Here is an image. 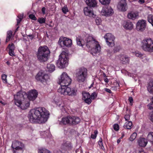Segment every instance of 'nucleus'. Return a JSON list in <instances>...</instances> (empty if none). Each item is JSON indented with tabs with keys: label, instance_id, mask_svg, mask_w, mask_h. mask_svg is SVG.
<instances>
[{
	"label": "nucleus",
	"instance_id": "0e129e2a",
	"mask_svg": "<svg viewBox=\"0 0 153 153\" xmlns=\"http://www.w3.org/2000/svg\"><path fill=\"white\" fill-rule=\"evenodd\" d=\"M104 81L106 83H108V82L109 81H108V78H105V79H104Z\"/></svg>",
	"mask_w": 153,
	"mask_h": 153
},
{
	"label": "nucleus",
	"instance_id": "20e7f679",
	"mask_svg": "<svg viewBox=\"0 0 153 153\" xmlns=\"http://www.w3.org/2000/svg\"><path fill=\"white\" fill-rule=\"evenodd\" d=\"M50 51L46 45L40 46L36 53L37 59L41 62L46 61L50 55Z\"/></svg>",
	"mask_w": 153,
	"mask_h": 153
},
{
	"label": "nucleus",
	"instance_id": "412c9836",
	"mask_svg": "<svg viewBox=\"0 0 153 153\" xmlns=\"http://www.w3.org/2000/svg\"><path fill=\"white\" fill-rule=\"evenodd\" d=\"M138 145L141 147H145L148 143L147 140L144 137H140L137 140Z\"/></svg>",
	"mask_w": 153,
	"mask_h": 153
},
{
	"label": "nucleus",
	"instance_id": "3c124183",
	"mask_svg": "<svg viewBox=\"0 0 153 153\" xmlns=\"http://www.w3.org/2000/svg\"><path fill=\"white\" fill-rule=\"evenodd\" d=\"M46 70L50 73H51L55 70L54 68H47Z\"/></svg>",
	"mask_w": 153,
	"mask_h": 153
},
{
	"label": "nucleus",
	"instance_id": "774afa93",
	"mask_svg": "<svg viewBox=\"0 0 153 153\" xmlns=\"http://www.w3.org/2000/svg\"><path fill=\"white\" fill-rule=\"evenodd\" d=\"M121 138H119L117 140V143H119L120 142V140H121Z\"/></svg>",
	"mask_w": 153,
	"mask_h": 153
},
{
	"label": "nucleus",
	"instance_id": "423d86ee",
	"mask_svg": "<svg viewBox=\"0 0 153 153\" xmlns=\"http://www.w3.org/2000/svg\"><path fill=\"white\" fill-rule=\"evenodd\" d=\"M76 79L79 82H84L87 78V70L85 68H81L76 72Z\"/></svg>",
	"mask_w": 153,
	"mask_h": 153
},
{
	"label": "nucleus",
	"instance_id": "a878e982",
	"mask_svg": "<svg viewBox=\"0 0 153 153\" xmlns=\"http://www.w3.org/2000/svg\"><path fill=\"white\" fill-rule=\"evenodd\" d=\"M60 85V87L58 90V92L62 94L66 95V88H67V86L62 85Z\"/></svg>",
	"mask_w": 153,
	"mask_h": 153
},
{
	"label": "nucleus",
	"instance_id": "2f4dec72",
	"mask_svg": "<svg viewBox=\"0 0 153 153\" xmlns=\"http://www.w3.org/2000/svg\"><path fill=\"white\" fill-rule=\"evenodd\" d=\"M147 139L152 144H153V132H150L148 134L147 136Z\"/></svg>",
	"mask_w": 153,
	"mask_h": 153
},
{
	"label": "nucleus",
	"instance_id": "aec40b11",
	"mask_svg": "<svg viewBox=\"0 0 153 153\" xmlns=\"http://www.w3.org/2000/svg\"><path fill=\"white\" fill-rule=\"evenodd\" d=\"M121 62L123 64H126L129 63V58L127 55L124 54H120L119 56Z\"/></svg>",
	"mask_w": 153,
	"mask_h": 153
},
{
	"label": "nucleus",
	"instance_id": "6e6d98bb",
	"mask_svg": "<svg viewBox=\"0 0 153 153\" xmlns=\"http://www.w3.org/2000/svg\"><path fill=\"white\" fill-rule=\"evenodd\" d=\"M16 20L17 23V25H18L20 23L22 19H21V18H18L16 19Z\"/></svg>",
	"mask_w": 153,
	"mask_h": 153
},
{
	"label": "nucleus",
	"instance_id": "72a5a7b5",
	"mask_svg": "<svg viewBox=\"0 0 153 153\" xmlns=\"http://www.w3.org/2000/svg\"><path fill=\"white\" fill-rule=\"evenodd\" d=\"M76 41L77 44L79 46H81L83 47V46L85 45V43H83L82 40L81 41L80 39L79 38H76Z\"/></svg>",
	"mask_w": 153,
	"mask_h": 153
},
{
	"label": "nucleus",
	"instance_id": "58836bf2",
	"mask_svg": "<svg viewBox=\"0 0 153 153\" xmlns=\"http://www.w3.org/2000/svg\"><path fill=\"white\" fill-rule=\"evenodd\" d=\"M38 153H50V152L45 149H39Z\"/></svg>",
	"mask_w": 153,
	"mask_h": 153
},
{
	"label": "nucleus",
	"instance_id": "c85d7f7f",
	"mask_svg": "<svg viewBox=\"0 0 153 153\" xmlns=\"http://www.w3.org/2000/svg\"><path fill=\"white\" fill-rule=\"evenodd\" d=\"M147 88L149 92L153 94V82H149Z\"/></svg>",
	"mask_w": 153,
	"mask_h": 153
},
{
	"label": "nucleus",
	"instance_id": "49530a36",
	"mask_svg": "<svg viewBox=\"0 0 153 153\" xmlns=\"http://www.w3.org/2000/svg\"><path fill=\"white\" fill-rule=\"evenodd\" d=\"M98 144L100 147L101 149H104V147L102 145V139L101 138L100 139V140L98 142Z\"/></svg>",
	"mask_w": 153,
	"mask_h": 153
},
{
	"label": "nucleus",
	"instance_id": "a19ab883",
	"mask_svg": "<svg viewBox=\"0 0 153 153\" xmlns=\"http://www.w3.org/2000/svg\"><path fill=\"white\" fill-rule=\"evenodd\" d=\"M147 20L149 23L153 22V15L149 14L147 16Z\"/></svg>",
	"mask_w": 153,
	"mask_h": 153
},
{
	"label": "nucleus",
	"instance_id": "e433bc0d",
	"mask_svg": "<svg viewBox=\"0 0 153 153\" xmlns=\"http://www.w3.org/2000/svg\"><path fill=\"white\" fill-rule=\"evenodd\" d=\"M137 136V134L136 132L133 133L130 137L129 139L131 141H133L135 139Z\"/></svg>",
	"mask_w": 153,
	"mask_h": 153
},
{
	"label": "nucleus",
	"instance_id": "de8ad7c7",
	"mask_svg": "<svg viewBox=\"0 0 153 153\" xmlns=\"http://www.w3.org/2000/svg\"><path fill=\"white\" fill-rule=\"evenodd\" d=\"M95 21L97 25H100L102 22L101 19L99 18H97L95 19Z\"/></svg>",
	"mask_w": 153,
	"mask_h": 153
},
{
	"label": "nucleus",
	"instance_id": "680f3d73",
	"mask_svg": "<svg viewBox=\"0 0 153 153\" xmlns=\"http://www.w3.org/2000/svg\"><path fill=\"white\" fill-rule=\"evenodd\" d=\"M23 16H24V15L23 14H22V15L20 14L19 15H18L17 17H18V18H21V19H22Z\"/></svg>",
	"mask_w": 153,
	"mask_h": 153
},
{
	"label": "nucleus",
	"instance_id": "393cba45",
	"mask_svg": "<svg viewBox=\"0 0 153 153\" xmlns=\"http://www.w3.org/2000/svg\"><path fill=\"white\" fill-rule=\"evenodd\" d=\"M71 116H68L62 118L60 122L61 124L64 125L69 124L71 125Z\"/></svg>",
	"mask_w": 153,
	"mask_h": 153
},
{
	"label": "nucleus",
	"instance_id": "338daca9",
	"mask_svg": "<svg viewBox=\"0 0 153 153\" xmlns=\"http://www.w3.org/2000/svg\"><path fill=\"white\" fill-rule=\"evenodd\" d=\"M108 55H110V56L111 55V53L110 51V50H108Z\"/></svg>",
	"mask_w": 153,
	"mask_h": 153
},
{
	"label": "nucleus",
	"instance_id": "c03bdc74",
	"mask_svg": "<svg viewBox=\"0 0 153 153\" xmlns=\"http://www.w3.org/2000/svg\"><path fill=\"white\" fill-rule=\"evenodd\" d=\"M121 49V48L120 46H117L115 47L114 50L113 52H111L112 53H115L117 52H118Z\"/></svg>",
	"mask_w": 153,
	"mask_h": 153
},
{
	"label": "nucleus",
	"instance_id": "864d4df0",
	"mask_svg": "<svg viewBox=\"0 0 153 153\" xmlns=\"http://www.w3.org/2000/svg\"><path fill=\"white\" fill-rule=\"evenodd\" d=\"M130 115L129 114H126L125 115V117H124V118L125 119V120L126 121H128V120H129L130 119Z\"/></svg>",
	"mask_w": 153,
	"mask_h": 153
},
{
	"label": "nucleus",
	"instance_id": "b1692460",
	"mask_svg": "<svg viewBox=\"0 0 153 153\" xmlns=\"http://www.w3.org/2000/svg\"><path fill=\"white\" fill-rule=\"evenodd\" d=\"M71 125H75L80 122V118L77 117L72 116H71Z\"/></svg>",
	"mask_w": 153,
	"mask_h": 153
},
{
	"label": "nucleus",
	"instance_id": "4be33fe9",
	"mask_svg": "<svg viewBox=\"0 0 153 153\" xmlns=\"http://www.w3.org/2000/svg\"><path fill=\"white\" fill-rule=\"evenodd\" d=\"M66 95L71 96H75L76 95L77 90L74 88H71L67 87L66 88Z\"/></svg>",
	"mask_w": 153,
	"mask_h": 153
},
{
	"label": "nucleus",
	"instance_id": "09e8293b",
	"mask_svg": "<svg viewBox=\"0 0 153 153\" xmlns=\"http://www.w3.org/2000/svg\"><path fill=\"white\" fill-rule=\"evenodd\" d=\"M29 16L30 19H31L35 21V20H36V19H37V18H36V17L33 14H30L29 15Z\"/></svg>",
	"mask_w": 153,
	"mask_h": 153
},
{
	"label": "nucleus",
	"instance_id": "79ce46f5",
	"mask_svg": "<svg viewBox=\"0 0 153 153\" xmlns=\"http://www.w3.org/2000/svg\"><path fill=\"white\" fill-rule=\"evenodd\" d=\"M62 10L64 14H66L67 12H68L69 10L67 6H65L62 7Z\"/></svg>",
	"mask_w": 153,
	"mask_h": 153
},
{
	"label": "nucleus",
	"instance_id": "4d7b16f0",
	"mask_svg": "<svg viewBox=\"0 0 153 153\" xmlns=\"http://www.w3.org/2000/svg\"><path fill=\"white\" fill-rule=\"evenodd\" d=\"M104 90L107 92L109 93H111V90L109 89L105 88H104Z\"/></svg>",
	"mask_w": 153,
	"mask_h": 153
},
{
	"label": "nucleus",
	"instance_id": "69168bd1",
	"mask_svg": "<svg viewBox=\"0 0 153 153\" xmlns=\"http://www.w3.org/2000/svg\"><path fill=\"white\" fill-rule=\"evenodd\" d=\"M138 153H146L143 150H142L141 151H139Z\"/></svg>",
	"mask_w": 153,
	"mask_h": 153
},
{
	"label": "nucleus",
	"instance_id": "e2e57ef3",
	"mask_svg": "<svg viewBox=\"0 0 153 153\" xmlns=\"http://www.w3.org/2000/svg\"><path fill=\"white\" fill-rule=\"evenodd\" d=\"M139 2L140 4H142L144 3L145 1L144 0H139Z\"/></svg>",
	"mask_w": 153,
	"mask_h": 153
},
{
	"label": "nucleus",
	"instance_id": "473e14b6",
	"mask_svg": "<svg viewBox=\"0 0 153 153\" xmlns=\"http://www.w3.org/2000/svg\"><path fill=\"white\" fill-rule=\"evenodd\" d=\"M100 2L102 5H107L110 3L111 0H99Z\"/></svg>",
	"mask_w": 153,
	"mask_h": 153
},
{
	"label": "nucleus",
	"instance_id": "c9c22d12",
	"mask_svg": "<svg viewBox=\"0 0 153 153\" xmlns=\"http://www.w3.org/2000/svg\"><path fill=\"white\" fill-rule=\"evenodd\" d=\"M135 54L136 56L138 57L141 59L143 58L144 56V54L141 53L140 52L138 51H135Z\"/></svg>",
	"mask_w": 153,
	"mask_h": 153
},
{
	"label": "nucleus",
	"instance_id": "9b49d317",
	"mask_svg": "<svg viewBox=\"0 0 153 153\" xmlns=\"http://www.w3.org/2000/svg\"><path fill=\"white\" fill-rule=\"evenodd\" d=\"M104 38L108 45L111 47L114 45L115 38L114 35L111 33H107L105 35Z\"/></svg>",
	"mask_w": 153,
	"mask_h": 153
},
{
	"label": "nucleus",
	"instance_id": "ea45409f",
	"mask_svg": "<svg viewBox=\"0 0 153 153\" xmlns=\"http://www.w3.org/2000/svg\"><path fill=\"white\" fill-rule=\"evenodd\" d=\"M151 102L148 104L147 107L149 109H153V101H152V97L151 99Z\"/></svg>",
	"mask_w": 153,
	"mask_h": 153
},
{
	"label": "nucleus",
	"instance_id": "f704fd0d",
	"mask_svg": "<svg viewBox=\"0 0 153 153\" xmlns=\"http://www.w3.org/2000/svg\"><path fill=\"white\" fill-rule=\"evenodd\" d=\"M15 46L13 43L9 44L8 45L7 49H8L9 50L14 51L15 50Z\"/></svg>",
	"mask_w": 153,
	"mask_h": 153
},
{
	"label": "nucleus",
	"instance_id": "603ef678",
	"mask_svg": "<svg viewBox=\"0 0 153 153\" xmlns=\"http://www.w3.org/2000/svg\"><path fill=\"white\" fill-rule=\"evenodd\" d=\"M113 127L114 129L116 131H117L119 129V126L117 124H114Z\"/></svg>",
	"mask_w": 153,
	"mask_h": 153
},
{
	"label": "nucleus",
	"instance_id": "5701e85b",
	"mask_svg": "<svg viewBox=\"0 0 153 153\" xmlns=\"http://www.w3.org/2000/svg\"><path fill=\"white\" fill-rule=\"evenodd\" d=\"M71 146V144L70 142L64 141L62 143L60 148L62 150H64L70 149Z\"/></svg>",
	"mask_w": 153,
	"mask_h": 153
},
{
	"label": "nucleus",
	"instance_id": "f8f14e48",
	"mask_svg": "<svg viewBox=\"0 0 153 153\" xmlns=\"http://www.w3.org/2000/svg\"><path fill=\"white\" fill-rule=\"evenodd\" d=\"M27 99L30 101H33L37 98L38 95L37 91L35 89L31 90L26 94Z\"/></svg>",
	"mask_w": 153,
	"mask_h": 153
},
{
	"label": "nucleus",
	"instance_id": "9d476101",
	"mask_svg": "<svg viewBox=\"0 0 153 153\" xmlns=\"http://www.w3.org/2000/svg\"><path fill=\"white\" fill-rule=\"evenodd\" d=\"M36 79L43 83L46 82L49 79V76L42 71H39L35 76Z\"/></svg>",
	"mask_w": 153,
	"mask_h": 153
},
{
	"label": "nucleus",
	"instance_id": "13d9d810",
	"mask_svg": "<svg viewBox=\"0 0 153 153\" xmlns=\"http://www.w3.org/2000/svg\"><path fill=\"white\" fill-rule=\"evenodd\" d=\"M46 8L45 7H43L42 9V11L43 14H44L45 13V11Z\"/></svg>",
	"mask_w": 153,
	"mask_h": 153
},
{
	"label": "nucleus",
	"instance_id": "a211bd4d",
	"mask_svg": "<svg viewBox=\"0 0 153 153\" xmlns=\"http://www.w3.org/2000/svg\"><path fill=\"white\" fill-rule=\"evenodd\" d=\"M82 99L85 102L88 104H91L92 100L91 98V97L90 94L88 93L83 92L82 93Z\"/></svg>",
	"mask_w": 153,
	"mask_h": 153
},
{
	"label": "nucleus",
	"instance_id": "7ed1b4c3",
	"mask_svg": "<svg viewBox=\"0 0 153 153\" xmlns=\"http://www.w3.org/2000/svg\"><path fill=\"white\" fill-rule=\"evenodd\" d=\"M86 46L88 48H93L91 51V53L93 55L94 53L96 54L99 53L101 50V47L99 42L91 36L89 34H86L84 38Z\"/></svg>",
	"mask_w": 153,
	"mask_h": 153
},
{
	"label": "nucleus",
	"instance_id": "4468645a",
	"mask_svg": "<svg viewBox=\"0 0 153 153\" xmlns=\"http://www.w3.org/2000/svg\"><path fill=\"white\" fill-rule=\"evenodd\" d=\"M58 43L61 46L62 44L64 45L66 47H70L72 45V42L71 39L67 38L61 37L59 39Z\"/></svg>",
	"mask_w": 153,
	"mask_h": 153
},
{
	"label": "nucleus",
	"instance_id": "7c9ffc66",
	"mask_svg": "<svg viewBox=\"0 0 153 153\" xmlns=\"http://www.w3.org/2000/svg\"><path fill=\"white\" fill-rule=\"evenodd\" d=\"M13 32L11 30L7 31L5 42L7 43L10 40L12 35Z\"/></svg>",
	"mask_w": 153,
	"mask_h": 153
},
{
	"label": "nucleus",
	"instance_id": "6e6552de",
	"mask_svg": "<svg viewBox=\"0 0 153 153\" xmlns=\"http://www.w3.org/2000/svg\"><path fill=\"white\" fill-rule=\"evenodd\" d=\"M12 147L14 153H22L25 148V145L22 142L15 140L12 143Z\"/></svg>",
	"mask_w": 153,
	"mask_h": 153
},
{
	"label": "nucleus",
	"instance_id": "6ab92c4d",
	"mask_svg": "<svg viewBox=\"0 0 153 153\" xmlns=\"http://www.w3.org/2000/svg\"><path fill=\"white\" fill-rule=\"evenodd\" d=\"M123 27L126 30H131L133 28V25L132 22L129 21H125L123 23Z\"/></svg>",
	"mask_w": 153,
	"mask_h": 153
},
{
	"label": "nucleus",
	"instance_id": "0eeeda50",
	"mask_svg": "<svg viewBox=\"0 0 153 153\" xmlns=\"http://www.w3.org/2000/svg\"><path fill=\"white\" fill-rule=\"evenodd\" d=\"M69 53L67 50H65L62 51L59 56L60 57L58 62L59 63L61 67H66L68 65V56Z\"/></svg>",
	"mask_w": 153,
	"mask_h": 153
},
{
	"label": "nucleus",
	"instance_id": "052dcab7",
	"mask_svg": "<svg viewBox=\"0 0 153 153\" xmlns=\"http://www.w3.org/2000/svg\"><path fill=\"white\" fill-rule=\"evenodd\" d=\"M150 117V120L153 122V111L152 112Z\"/></svg>",
	"mask_w": 153,
	"mask_h": 153
},
{
	"label": "nucleus",
	"instance_id": "dca6fc26",
	"mask_svg": "<svg viewBox=\"0 0 153 153\" xmlns=\"http://www.w3.org/2000/svg\"><path fill=\"white\" fill-rule=\"evenodd\" d=\"M113 13V10L110 7H103L101 11L102 15L105 16L111 15Z\"/></svg>",
	"mask_w": 153,
	"mask_h": 153
},
{
	"label": "nucleus",
	"instance_id": "bb28decb",
	"mask_svg": "<svg viewBox=\"0 0 153 153\" xmlns=\"http://www.w3.org/2000/svg\"><path fill=\"white\" fill-rule=\"evenodd\" d=\"M86 3L89 7H95L97 4V2L95 0H86Z\"/></svg>",
	"mask_w": 153,
	"mask_h": 153
},
{
	"label": "nucleus",
	"instance_id": "f257e3e1",
	"mask_svg": "<svg viewBox=\"0 0 153 153\" xmlns=\"http://www.w3.org/2000/svg\"><path fill=\"white\" fill-rule=\"evenodd\" d=\"M50 115L49 111L42 107L31 109L29 114L30 121L32 123L36 122L39 123H45L47 120Z\"/></svg>",
	"mask_w": 153,
	"mask_h": 153
},
{
	"label": "nucleus",
	"instance_id": "c756f323",
	"mask_svg": "<svg viewBox=\"0 0 153 153\" xmlns=\"http://www.w3.org/2000/svg\"><path fill=\"white\" fill-rule=\"evenodd\" d=\"M132 126V123L131 121H127L125 123L124 127L125 128L128 129H130L131 128Z\"/></svg>",
	"mask_w": 153,
	"mask_h": 153
},
{
	"label": "nucleus",
	"instance_id": "f03ea898",
	"mask_svg": "<svg viewBox=\"0 0 153 153\" xmlns=\"http://www.w3.org/2000/svg\"><path fill=\"white\" fill-rule=\"evenodd\" d=\"M27 95L25 92H19L14 95L15 104L22 109L25 110L29 107L30 101L27 98Z\"/></svg>",
	"mask_w": 153,
	"mask_h": 153
},
{
	"label": "nucleus",
	"instance_id": "a18cd8bd",
	"mask_svg": "<svg viewBox=\"0 0 153 153\" xmlns=\"http://www.w3.org/2000/svg\"><path fill=\"white\" fill-rule=\"evenodd\" d=\"M94 134H91V138L93 139H95L96 138L97 134H98V131L97 130H95L94 131Z\"/></svg>",
	"mask_w": 153,
	"mask_h": 153
},
{
	"label": "nucleus",
	"instance_id": "2eb2a0df",
	"mask_svg": "<svg viewBox=\"0 0 153 153\" xmlns=\"http://www.w3.org/2000/svg\"><path fill=\"white\" fill-rule=\"evenodd\" d=\"M126 1V0H121L118 3L117 7L122 11H126L127 9Z\"/></svg>",
	"mask_w": 153,
	"mask_h": 153
},
{
	"label": "nucleus",
	"instance_id": "ddd939ff",
	"mask_svg": "<svg viewBox=\"0 0 153 153\" xmlns=\"http://www.w3.org/2000/svg\"><path fill=\"white\" fill-rule=\"evenodd\" d=\"M146 22L143 19L139 20L136 24L137 30L140 32H143L146 29Z\"/></svg>",
	"mask_w": 153,
	"mask_h": 153
},
{
	"label": "nucleus",
	"instance_id": "37998d69",
	"mask_svg": "<svg viewBox=\"0 0 153 153\" xmlns=\"http://www.w3.org/2000/svg\"><path fill=\"white\" fill-rule=\"evenodd\" d=\"M7 76L5 74H3L1 75V79L4 83H7Z\"/></svg>",
	"mask_w": 153,
	"mask_h": 153
},
{
	"label": "nucleus",
	"instance_id": "bf43d9fd",
	"mask_svg": "<svg viewBox=\"0 0 153 153\" xmlns=\"http://www.w3.org/2000/svg\"><path fill=\"white\" fill-rule=\"evenodd\" d=\"M128 100L130 103H131L133 101V99L131 97H129Z\"/></svg>",
	"mask_w": 153,
	"mask_h": 153
},
{
	"label": "nucleus",
	"instance_id": "39448f33",
	"mask_svg": "<svg viewBox=\"0 0 153 153\" xmlns=\"http://www.w3.org/2000/svg\"><path fill=\"white\" fill-rule=\"evenodd\" d=\"M141 48L145 51L153 52V40L151 38H146L142 41Z\"/></svg>",
	"mask_w": 153,
	"mask_h": 153
},
{
	"label": "nucleus",
	"instance_id": "cd10ccee",
	"mask_svg": "<svg viewBox=\"0 0 153 153\" xmlns=\"http://www.w3.org/2000/svg\"><path fill=\"white\" fill-rule=\"evenodd\" d=\"M138 16V13L134 12H131L129 13L127 15L128 18L133 20H135Z\"/></svg>",
	"mask_w": 153,
	"mask_h": 153
},
{
	"label": "nucleus",
	"instance_id": "5fc2aeb1",
	"mask_svg": "<svg viewBox=\"0 0 153 153\" xmlns=\"http://www.w3.org/2000/svg\"><path fill=\"white\" fill-rule=\"evenodd\" d=\"M9 54L10 55L12 56H15V53L14 52V51H11L9 50Z\"/></svg>",
	"mask_w": 153,
	"mask_h": 153
},
{
	"label": "nucleus",
	"instance_id": "f3484780",
	"mask_svg": "<svg viewBox=\"0 0 153 153\" xmlns=\"http://www.w3.org/2000/svg\"><path fill=\"white\" fill-rule=\"evenodd\" d=\"M83 11L85 15L86 16H88L90 17H94V15L93 9L92 8L89 7H86L84 8Z\"/></svg>",
	"mask_w": 153,
	"mask_h": 153
},
{
	"label": "nucleus",
	"instance_id": "1a4fd4ad",
	"mask_svg": "<svg viewBox=\"0 0 153 153\" xmlns=\"http://www.w3.org/2000/svg\"><path fill=\"white\" fill-rule=\"evenodd\" d=\"M71 79L66 73L63 72L59 78L58 83L60 85L68 86L71 83Z\"/></svg>",
	"mask_w": 153,
	"mask_h": 153
},
{
	"label": "nucleus",
	"instance_id": "4c0bfd02",
	"mask_svg": "<svg viewBox=\"0 0 153 153\" xmlns=\"http://www.w3.org/2000/svg\"><path fill=\"white\" fill-rule=\"evenodd\" d=\"M45 19L46 18L43 17L39 18L38 19V22L41 24L45 23L46 21Z\"/></svg>",
	"mask_w": 153,
	"mask_h": 153
},
{
	"label": "nucleus",
	"instance_id": "8fccbe9b",
	"mask_svg": "<svg viewBox=\"0 0 153 153\" xmlns=\"http://www.w3.org/2000/svg\"><path fill=\"white\" fill-rule=\"evenodd\" d=\"M91 99L94 100L97 97V95L95 92H93L91 95Z\"/></svg>",
	"mask_w": 153,
	"mask_h": 153
}]
</instances>
